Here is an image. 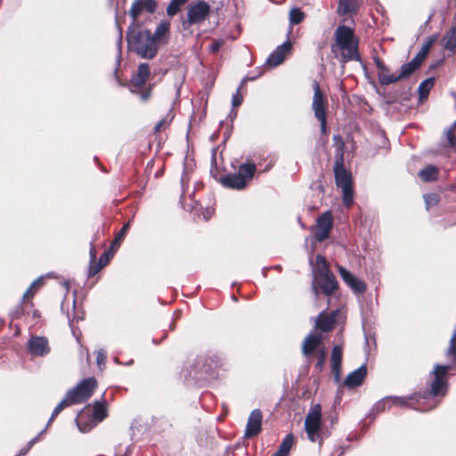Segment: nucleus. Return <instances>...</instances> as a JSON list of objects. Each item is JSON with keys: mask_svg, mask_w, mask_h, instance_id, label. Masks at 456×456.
<instances>
[{"mask_svg": "<svg viewBox=\"0 0 456 456\" xmlns=\"http://www.w3.org/2000/svg\"><path fill=\"white\" fill-rule=\"evenodd\" d=\"M69 400H66V397L61 400L59 404L54 408L49 420H48V423H47V426H49L51 424V422L58 416V414L63 410V408L66 406V405H69Z\"/></svg>", "mask_w": 456, "mask_h": 456, "instance_id": "39", "label": "nucleus"}, {"mask_svg": "<svg viewBox=\"0 0 456 456\" xmlns=\"http://www.w3.org/2000/svg\"><path fill=\"white\" fill-rule=\"evenodd\" d=\"M336 315L337 311H333L329 314H325L324 313L320 314L316 319V327L323 332L330 331L334 329Z\"/></svg>", "mask_w": 456, "mask_h": 456, "instance_id": "25", "label": "nucleus"}, {"mask_svg": "<svg viewBox=\"0 0 456 456\" xmlns=\"http://www.w3.org/2000/svg\"><path fill=\"white\" fill-rule=\"evenodd\" d=\"M419 67L416 65L415 62L411 61L408 63L403 64L401 67V72L399 75H397L398 81L403 78L408 77L410 75H411L416 69H418Z\"/></svg>", "mask_w": 456, "mask_h": 456, "instance_id": "32", "label": "nucleus"}, {"mask_svg": "<svg viewBox=\"0 0 456 456\" xmlns=\"http://www.w3.org/2000/svg\"><path fill=\"white\" fill-rule=\"evenodd\" d=\"M189 375L195 379L213 378L223 365L222 358L215 353L199 354L189 362Z\"/></svg>", "mask_w": 456, "mask_h": 456, "instance_id": "4", "label": "nucleus"}, {"mask_svg": "<svg viewBox=\"0 0 456 456\" xmlns=\"http://www.w3.org/2000/svg\"><path fill=\"white\" fill-rule=\"evenodd\" d=\"M294 444V436L292 434H289L285 436V438L282 440L279 449L284 452L285 453H289L292 448V445Z\"/></svg>", "mask_w": 456, "mask_h": 456, "instance_id": "37", "label": "nucleus"}, {"mask_svg": "<svg viewBox=\"0 0 456 456\" xmlns=\"http://www.w3.org/2000/svg\"><path fill=\"white\" fill-rule=\"evenodd\" d=\"M157 3L155 0H135L129 11L130 16L133 18V22L141 16L143 12L153 13L156 12Z\"/></svg>", "mask_w": 456, "mask_h": 456, "instance_id": "16", "label": "nucleus"}, {"mask_svg": "<svg viewBox=\"0 0 456 456\" xmlns=\"http://www.w3.org/2000/svg\"><path fill=\"white\" fill-rule=\"evenodd\" d=\"M128 44L140 57L148 60L157 55L159 47L149 29L140 30L137 34L128 37Z\"/></svg>", "mask_w": 456, "mask_h": 456, "instance_id": "5", "label": "nucleus"}, {"mask_svg": "<svg viewBox=\"0 0 456 456\" xmlns=\"http://www.w3.org/2000/svg\"><path fill=\"white\" fill-rule=\"evenodd\" d=\"M103 255L104 256L102 257L106 256V253H104ZM102 261H105V258H102Z\"/></svg>", "mask_w": 456, "mask_h": 456, "instance_id": "57", "label": "nucleus"}, {"mask_svg": "<svg viewBox=\"0 0 456 456\" xmlns=\"http://www.w3.org/2000/svg\"><path fill=\"white\" fill-rule=\"evenodd\" d=\"M332 224L333 218L330 211H326L319 216L317 219V229L314 234L315 240L322 242L328 239Z\"/></svg>", "mask_w": 456, "mask_h": 456, "instance_id": "12", "label": "nucleus"}, {"mask_svg": "<svg viewBox=\"0 0 456 456\" xmlns=\"http://www.w3.org/2000/svg\"><path fill=\"white\" fill-rule=\"evenodd\" d=\"M450 369L451 366L449 365L436 364L431 372L433 379L429 391L425 392L422 395L385 397L375 404L374 410L379 412L383 411L387 406L388 409L392 406H407L420 411H426L435 408L439 403L436 397L440 395L444 396L446 394V376Z\"/></svg>", "mask_w": 456, "mask_h": 456, "instance_id": "1", "label": "nucleus"}, {"mask_svg": "<svg viewBox=\"0 0 456 456\" xmlns=\"http://www.w3.org/2000/svg\"><path fill=\"white\" fill-rule=\"evenodd\" d=\"M426 57L427 54H421V51L419 50V52L414 56V58L411 61L415 62L417 66L419 67Z\"/></svg>", "mask_w": 456, "mask_h": 456, "instance_id": "46", "label": "nucleus"}, {"mask_svg": "<svg viewBox=\"0 0 456 456\" xmlns=\"http://www.w3.org/2000/svg\"><path fill=\"white\" fill-rule=\"evenodd\" d=\"M447 140H448V142L451 146H453L455 147L456 146V135L453 134V132L452 130H449L447 132Z\"/></svg>", "mask_w": 456, "mask_h": 456, "instance_id": "48", "label": "nucleus"}, {"mask_svg": "<svg viewBox=\"0 0 456 456\" xmlns=\"http://www.w3.org/2000/svg\"><path fill=\"white\" fill-rule=\"evenodd\" d=\"M151 75L148 63H141L135 74L133 75L130 83V92L140 96L142 102H147L151 94V88L145 89V84Z\"/></svg>", "mask_w": 456, "mask_h": 456, "instance_id": "8", "label": "nucleus"}, {"mask_svg": "<svg viewBox=\"0 0 456 456\" xmlns=\"http://www.w3.org/2000/svg\"><path fill=\"white\" fill-rule=\"evenodd\" d=\"M367 375V368L365 364H362L358 369L354 370L351 373H349L345 381L344 384L348 388H354L356 387H359L362 385L363 379H365Z\"/></svg>", "mask_w": 456, "mask_h": 456, "instance_id": "24", "label": "nucleus"}, {"mask_svg": "<svg viewBox=\"0 0 456 456\" xmlns=\"http://www.w3.org/2000/svg\"><path fill=\"white\" fill-rule=\"evenodd\" d=\"M213 212H214L213 209H210V208L206 209V211L203 212L204 219L206 221L208 220L210 218V216H212Z\"/></svg>", "mask_w": 456, "mask_h": 456, "instance_id": "53", "label": "nucleus"}, {"mask_svg": "<svg viewBox=\"0 0 456 456\" xmlns=\"http://www.w3.org/2000/svg\"><path fill=\"white\" fill-rule=\"evenodd\" d=\"M374 62L378 69L379 81L382 86H387L398 81L397 75L390 74L388 68L379 58H374Z\"/></svg>", "mask_w": 456, "mask_h": 456, "instance_id": "23", "label": "nucleus"}, {"mask_svg": "<svg viewBox=\"0 0 456 456\" xmlns=\"http://www.w3.org/2000/svg\"><path fill=\"white\" fill-rule=\"evenodd\" d=\"M263 415L259 409H255L249 414L244 432V437L250 438L258 435L262 430Z\"/></svg>", "mask_w": 456, "mask_h": 456, "instance_id": "15", "label": "nucleus"}, {"mask_svg": "<svg viewBox=\"0 0 456 456\" xmlns=\"http://www.w3.org/2000/svg\"><path fill=\"white\" fill-rule=\"evenodd\" d=\"M434 84L435 79L433 77L427 78L419 84L418 91L420 99L428 97L431 88L434 86Z\"/></svg>", "mask_w": 456, "mask_h": 456, "instance_id": "31", "label": "nucleus"}, {"mask_svg": "<svg viewBox=\"0 0 456 456\" xmlns=\"http://www.w3.org/2000/svg\"><path fill=\"white\" fill-rule=\"evenodd\" d=\"M242 101L243 97L240 92V89H237V91L232 95V104L233 107H238L242 103Z\"/></svg>", "mask_w": 456, "mask_h": 456, "instance_id": "44", "label": "nucleus"}, {"mask_svg": "<svg viewBox=\"0 0 456 456\" xmlns=\"http://www.w3.org/2000/svg\"><path fill=\"white\" fill-rule=\"evenodd\" d=\"M331 368L337 382L340 379V369L342 362V346L336 345L331 351Z\"/></svg>", "mask_w": 456, "mask_h": 456, "instance_id": "26", "label": "nucleus"}, {"mask_svg": "<svg viewBox=\"0 0 456 456\" xmlns=\"http://www.w3.org/2000/svg\"><path fill=\"white\" fill-rule=\"evenodd\" d=\"M210 12V6L205 1H199L191 4L187 12L188 23L190 25L203 22Z\"/></svg>", "mask_w": 456, "mask_h": 456, "instance_id": "11", "label": "nucleus"}, {"mask_svg": "<svg viewBox=\"0 0 456 456\" xmlns=\"http://www.w3.org/2000/svg\"><path fill=\"white\" fill-rule=\"evenodd\" d=\"M170 30V23L168 21H161L156 28L154 33H151L152 38L155 42L160 45H166L168 41Z\"/></svg>", "mask_w": 456, "mask_h": 456, "instance_id": "27", "label": "nucleus"}, {"mask_svg": "<svg viewBox=\"0 0 456 456\" xmlns=\"http://www.w3.org/2000/svg\"><path fill=\"white\" fill-rule=\"evenodd\" d=\"M92 416L93 419L98 422L103 420L107 416L105 405L100 402H95Z\"/></svg>", "mask_w": 456, "mask_h": 456, "instance_id": "33", "label": "nucleus"}, {"mask_svg": "<svg viewBox=\"0 0 456 456\" xmlns=\"http://www.w3.org/2000/svg\"><path fill=\"white\" fill-rule=\"evenodd\" d=\"M338 284L334 274L330 270L329 263L324 256H316V270L314 271L312 290L315 297H319V289L323 294L330 296L338 289Z\"/></svg>", "mask_w": 456, "mask_h": 456, "instance_id": "3", "label": "nucleus"}, {"mask_svg": "<svg viewBox=\"0 0 456 456\" xmlns=\"http://www.w3.org/2000/svg\"><path fill=\"white\" fill-rule=\"evenodd\" d=\"M321 424L322 407L320 404H315L310 409L305 419V430L311 442L320 439Z\"/></svg>", "mask_w": 456, "mask_h": 456, "instance_id": "10", "label": "nucleus"}, {"mask_svg": "<svg viewBox=\"0 0 456 456\" xmlns=\"http://www.w3.org/2000/svg\"><path fill=\"white\" fill-rule=\"evenodd\" d=\"M438 39V35L437 34H434V35H431L430 37H428L423 43L421 48H420V51H421V54H427L429 53L431 47L433 46V45L437 41Z\"/></svg>", "mask_w": 456, "mask_h": 456, "instance_id": "36", "label": "nucleus"}, {"mask_svg": "<svg viewBox=\"0 0 456 456\" xmlns=\"http://www.w3.org/2000/svg\"><path fill=\"white\" fill-rule=\"evenodd\" d=\"M357 12V4L355 0H339L337 12L339 16L354 14Z\"/></svg>", "mask_w": 456, "mask_h": 456, "instance_id": "29", "label": "nucleus"}, {"mask_svg": "<svg viewBox=\"0 0 456 456\" xmlns=\"http://www.w3.org/2000/svg\"><path fill=\"white\" fill-rule=\"evenodd\" d=\"M43 281V278L40 277L38 278L37 280H36L31 285L30 287L27 289V291L24 293L23 295V298L22 300H24L27 297H28L30 294H31V291L34 288H36L37 286H38L39 284H41Z\"/></svg>", "mask_w": 456, "mask_h": 456, "instance_id": "45", "label": "nucleus"}, {"mask_svg": "<svg viewBox=\"0 0 456 456\" xmlns=\"http://www.w3.org/2000/svg\"><path fill=\"white\" fill-rule=\"evenodd\" d=\"M323 347L322 346V337L321 335H317L314 332L308 334L302 344V353L305 357L310 358L313 354Z\"/></svg>", "mask_w": 456, "mask_h": 456, "instance_id": "17", "label": "nucleus"}, {"mask_svg": "<svg viewBox=\"0 0 456 456\" xmlns=\"http://www.w3.org/2000/svg\"><path fill=\"white\" fill-rule=\"evenodd\" d=\"M334 176L338 187L342 189L343 203L346 207H349L354 201V191L352 188V175L346 169L344 166L343 154L339 158L337 157L334 165Z\"/></svg>", "mask_w": 456, "mask_h": 456, "instance_id": "6", "label": "nucleus"}, {"mask_svg": "<svg viewBox=\"0 0 456 456\" xmlns=\"http://www.w3.org/2000/svg\"><path fill=\"white\" fill-rule=\"evenodd\" d=\"M326 349L325 347H322L321 349H318V351L316 352V356H317V362H316V368L318 370H322L324 363H325V361H326Z\"/></svg>", "mask_w": 456, "mask_h": 456, "instance_id": "40", "label": "nucleus"}, {"mask_svg": "<svg viewBox=\"0 0 456 456\" xmlns=\"http://www.w3.org/2000/svg\"><path fill=\"white\" fill-rule=\"evenodd\" d=\"M419 177L425 182L435 181L437 179L438 169L434 166H428L419 172Z\"/></svg>", "mask_w": 456, "mask_h": 456, "instance_id": "30", "label": "nucleus"}, {"mask_svg": "<svg viewBox=\"0 0 456 456\" xmlns=\"http://www.w3.org/2000/svg\"><path fill=\"white\" fill-rule=\"evenodd\" d=\"M86 354H87V359H89V352L88 351L86 352Z\"/></svg>", "mask_w": 456, "mask_h": 456, "instance_id": "58", "label": "nucleus"}, {"mask_svg": "<svg viewBox=\"0 0 456 456\" xmlns=\"http://www.w3.org/2000/svg\"><path fill=\"white\" fill-rule=\"evenodd\" d=\"M272 456H289V453H285L281 450L278 449V451L274 452Z\"/></svg>", "mask_w": 456, "mask_h": 456, "instance_id": "54", "label": "nucleus"}, {"mask_svg": "<svg viewBox=\"0 0 456 456\" xmlns=\"http://www.w3.org/2000/svg\"><path fill=\"white\" fill-rule=\"evenodd\" d=\"M96 256H97L96 248L93 245V243H91V247H90V261L91 262L96 261Z\"/></svg>", "mask_w": 456, "mask_h": 456, "instance_id": "49", "label": "nucleus"}, {"mask_svg": "<svg viewBox=\"0 0 456 456\" xmlns=\"http://www.w3.org/2000/svg\"><path fill=\"white\" fill-rule=\"evenodd\" d=\"M441 44L451 53H456V28H452L442 38Z\"/></svg>", "mask_w": 456, "mask_h": 456, "instance_id": "28", "label": "nucleus"}, {"mask_svg": "<svg viewBox=\"0 0 456 456\" xmlns=\"http://www.w3.org/2000/svg\"><path fill=\"white\" fill-rule=\"evenodd\" d=\"M96 387L97 381L94 378L85 379L67 392L66 400H69V404L83 403L93 395Z\"/></svg>", "mask_w": 456, "mask_h": 456, "instance_id": "9", "label": "nucleus"}, {"mask_svg": "<svg viewBox=\"0 0 456 456\" xmlns=\"http://www.w3.org/2000/svg\"><path fill=\"white\" fill-rule=\"evenodd\" d=\"M256 169L255 164H241L237 173L228 174L223 176L220 182L226 188L242 190L254 176Z\"/></svg>", "mask_w": 456, "mask_h": 456, "instance_id": "7", "label": "nucleus"}, {"mask_svg": "<svg viewBox=\"0 0 456 456\" xmlns=\"http://www.w3.org/2000/svg\"><path fill=\"white\" fill-rule=\"evenodd\" d=\"M335 43L331 45V51L337 54L339 53V61L348 62L360 61L358 52L359 38L354 35L353 28L346 25H338L334 32Z\"/></svg>", "mask_w": 456, "mask_h": 456, "instance_id": "2", "label": "nucleus"}, {"mask_svg": "<svg viewBox=\"0 0 456 456\" xmlns=\"http://www.w3.org/2000/svg\"><path fill=\"white\" fill-rule=\"evenodd\" d=\"M337 269L345 281V283L351 288L355 293H363L366 290L365 283L353 275L348 270L341 265H338Z\"/></svg>", "mask_w": 456, "mask_h": 456, "instance_id": "18", "label": "nucleus"}, {"mask_svg": "<svg viewBox=\"0 0 456 456\" xmlns=\"http://www.w3.org/2000/svg\"><path fill=\"white\" fill-rule=\"evenodd\" d=\"M103 256L104 255L101 256L99 263H96L95 261L94 262L90 261V265H89V270H88L89 276L95 275L102 269V267L106 264V263L102 264V256ZM105 262H107V260Z\"/></svg>", "mask_w": 456, "mask_h": 456, "instance_id": "38", "label": "nucleus"}, {"mask_svg": "<svg viewBox=\"0 0 456 456\" xmlns=\"http://www.w3.org/2000/svg\"><path fill=\"white\" fill-rule=\"evenodd\" d=\"M305 13L299 8H292L289 12V23L297 25L301 23L305 19Z\"/></svg>", "mask_w": 456, "mask_h": 456, "instance_id": "34", "label": "nucleus"}, {"mask_svg": "<svg viewBox=\"0 0 456 456\" xmlns=\"http://www.w3.org/2000/svg\"><path fill=\"white\" fill-rule=\"evenodd\" d=\"M188 0H171L167 8V13L169 16H175L181 9L183 5L186 4Z\"/></svg>", "mask_w": 456, "mask_h": 456, "instance_id": "35", "label": "nucleus"}, {"mask_svg": "<svg viewBox=\"0 0 456 456\" xmlns=\"http://www.w3.org/2000/svg\"><path fill=\"white\" fill-rule=\"evenodd\" d=\"M336 452H338V455L337 456H342L345 452V450L343 447H338Z\"/></svg>", "mask_w": 456, "mask_h": 456, "instance_id": "55", "label": "nucleus"}, {"mask_svg": "<svg viewBox=\"0 0 456 456\" xmlns=\"http://www.w3.org/2000/svg\"><path fill=\"white\" fill-rule=\"evenodd\" d=\"M107 358V353L104 349H100L96 352V363L100 369L104 367Z\"/></svg>", "mask_w": 456, "mask_h": 456, "instance_id": "43", "label": "nucleus"}, {"mask_svg": "<svg viewBox=\"0 0 456 456\" xmlns=\"http://www.w3.org/2000/svg\"><path fill=\"white\" fill-rule=\"evenodd\" d=\"M291 43L286 41L279 45L267 58L266 64L270 67H277L281 64L285 59L286 53L290 50Z\"/></svg>", "mask_w": 456, "mask_h": 456, "instance_id": "22", "label": "nucleus"}, {"mask_svg": "<svg viewBox=\"0 0 456 456\" xmlns=\"http://www.w3.org/2000/svg\"><path fill=\"white\" fill-rule=\"evenodd\" d=\"M337 269L345 281V283L351 288L355 293H363L366 290L365 283L353 275L348 270L341 265H338Z\"/></svg>", "mask_w": 456, "mask_h": 456, "instance_id": "20", "label": "nucleus"}, {"mask_svg": "<svg viewBox=\"0 0 456 456\" xmlns=\"http://www.w3.org/2000/svg\"><path fill=\"white\" fill-rule=\"evenodd\" d=\"M424 200H425L427 208H429L430 207L435 206L438 203L439 197L436 193H429V194L424 195Z\"/></svg>", "mask_w": 456, "mask_h": 456, "instance_id": "41", "label": "nucleus"}, {"mask_svg": "<svg viewBox=\"0 0 456 456\" xmlns=\"http://www.w3.org/2000/svg\"><path fill=\"white\" fill-rule=\"evenodd\" d=\"M337 269L345 281V283L351 288L355 293H363L366 290L365 283L353 275L348 270L341 265H338Z\"/></svg>", "mask_w": 456, "mask_h": 456, "instance_id": "21", "label": "nucleus"}, {"mask_svg": "<svg viewBox=\"0 0 456 456\" xmlns=\"http://www.w3.org/2000/svg\"><path fill=\"white\" fill-rule=\"evenodd\" d=\"M129 228V223H126L123 225L119 232L116 235L114 240H113V246L119 245V243L122 241L124 237L126 236V233L127 232Z\"/></svg>", "mask_w": 456, "mask_h": 456, "instance_id": "42", "label": "nucleus"}, {"mask_svg": "<svg viewBox=\"0 0 456 456\" xmlns=\"http://www.w3.org/2000/svg\"><path fill=\"white\" fill-rule=\"evenodd\" d=\"M28 350L34 356H45L50 351L48 339L45 337L32 336L28 341Z\"/></svg>", "mask_w": 456, "mask_h": 456, "instance_id": "13", "label": "nucleus"}, {"mask_svg": "<svg viewBox=\"0 0 456 456\" xmlns=\"http://www.w3.org/2000/svg\"><path fill=\"white\" fill-rule=\"evenodd\" d=\"M37 441V436H36L35 438L31 439L29 441V443L28 444V447L24 450H22L20 453V455H24L25 453H27V452L31 448V446Z\"/></svg>", "mask_w": 456, "mask_h": 456, "instance_id": "52", "label": "nucleus"}, {"mask_svg": "<svg viewBox=\"0 0 456 456\" xmlns=\"http://www.w3.org/2000/svg\"><path fill=\"white\" fill-rule=\"evenodd\" d=\"M341 137L339 135L334 136V140H340Z\"/></svg>", "mask_w": 456, "mask_h": 456, "instance_id": "56", "label": "nucleus"}, {"mask_svg": "<svg viewBox=\"0 0 456 456\" xmlns=\"http://www.w3.org/2000/svg\"><path fill=\"white\" fill-rule=\"evenodd\" d=\"M320 123H321V129L323 134L326 133V127H327V122H326V116H323L322 118H316Z\"/></svg>", "mask_w": 456, "mask_h": 456, "instance_id": "50", "label": "nucleus"}, {"mask_svg": "<svg viewBox=\"0 0 456 456\" xmlns=\"http://www.w3.org/2000/svg\"><path fill=\"white\" fill-rule=\"evenodd\" d=\"M222 45H223V41H220V40L215 41L209 45V50L211 53H215L219 51V49L222 47Z\"/></svg>", "mask_w": 456, "mask_h": 456, "instance_id": "47", "label": "nucleus"}, {"mask_svg": "<svg viewBox=\"0 0 456 456\" xmlns=\"http://www.w3.org/2000/svg\"><path fill=\"white\" fill-rule=\"evenodd\" d=\"M314 97L312 102V110L314 112L315 118H322L326 116L327 112V100L321 91L319 83L314 81L313 84Z\"/></svg>", "mask_w": 456, "mask_h": 456, "instance_id": "14", "label": "nucleus"}, {"mask_svg": "<svg viewBox=\"0 0 456 456\" xmlns=\"http://www.w3.org/2000/svg\"><path fill=\"white\" fill-rule=\"evenodd\" d=\"M337 269L345 281V283L351 288L355 293H363L366 290L365 283L353 275L348 270L341 265H338Z\"/></svg>", "mask_w": 456, "mask_h": 456, "instance_id": "19", "label": "nucleus"}, {"mask_svg": "<svg viewBox=\"0 0 456 456\" xmlns=\"http://www.w3.org/2000/svg\"><path fill=\"white\" fill-rule=\"evenodd\" d=\"M166 125H167V120H166V119H164V118H163V119L159 120V121L156 124V126H155V127H154V131H155V132H159V131L161 130V128H162L163 126H165Z\"/></svg>", "mask_w": 456, "mask_h": 456, "instance_id": "51", "label": "nucleus"}]
</instances>
